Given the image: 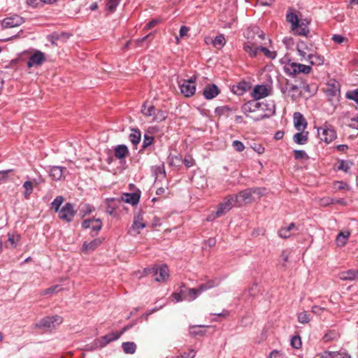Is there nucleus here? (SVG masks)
Wrapping results in <instances>:
<instances>
[{
    "mask_svg": "<svg viewBox=\"0 0 358 358\" xmlns=\"http://www.w3.org/2000/svg\"><path fill=\"white\" fill-rule=\"evenodd\" d=\"M246 33L248 38H251L254 41L246 43L243 46V49L251 57H255L257 56V51L259 50V45H257L259 43L258 39L264 40V34L258 27L248 29Z\"/></svg>",
    "mask_w": 358,
    "mask_h": 358,
    "instance_id": "1",
    "label": "nucleus"
},
{
    "mask_svg": "<svg viewBox=\"0 0 358 358\" xmlns=\"http://www.w3.org/2000/svg\"><path fill=\"white\" fill-rule=\"evenodd\" d=\"M255 194L261 196L262 194L261 189L255 187L241 191L238 194L234 196L235 201L239 206L250 203L253 201V194Z\"/></svg>",
    "mask_w": 358,
    "mask_h": 358,
    "instance_id": "2",
    "label": "nucleus"
},
{
    "mask_svg": "<svg viewBox=\"0 0 358 358\" xmlns=\"http://www.w3.org/2000/svg\"><path fill=\"white\" fill-rule=\"evenodd\" d=\"M260 104L261 112L257 114L256 116H251V118L255 121H259L269 117L275 113V106L273 101L260 102Z\"/></svg>",
    "mask_w": 358,
    "mask_h": 358,
    "instance_id": "3",
    "label": "nucleus"
},
{
    "mask_svg": "<svg viewBox=\"0 0 358 358\" xmlns=\"http://www.w3.org/2000/svg\"><path fill=\"white\" fill-rule=\"evenodd\" d=\"M296 50L299 56L301 57V61H306L314 52V45L310 42L299 41L296 45Z\"/></svg>",
    "mask_w": 358,
    "mask_h": 358,
    "instance_id": "4",
    "label": "nucleus"
},
{
    "mask_svg": "<svg viewBox=\"0 0 358 358\" xmlns=\"http://www.w3.org/2000/svg\"><path fill=\"white\" fill-rule=\"evenodd\" d=\"M62 317L59 315L46 317L41 320L39 322L36 324V326L38 328H43L51 330L62 324Z\"/></svg>",
    "mask_w": 358,
    "mask_h": 358,
    "instance_id": "5",
    "label": "nucleus"
},
{
    "mask_svg": "<svg viewBox=\"0 0 358 358\" xmlns=\"http://www.w3.org/2000/svg\"><path fill=\"white\" fill-rule=\"evenodd\" d=\"M196 77L195 76L191 77L189 80H184L182 83H179L180 92L186 97L192 96L196 92L195 82Z\"/></svg>",
    "mask_w": 358,
    "mask_h": 358,
    "instance_id": "6",
    "label": "nucleus"
},
{
    "mask_svg": "<svg viewBox=\"0 0 358 358\" xmlns=\"http://www.w3.org/2000/svg\"><path fill=\"white\" fill-rule=\"evenodd\" d=\"M312 67L310 65H305L295 62L288 64L285 67L286 73L293 76L300 73L308 74L310 73Z\"/></svg>",
    "mask_w": 358,
    "mask_h": 358,
    "instance_id": "7",
    "label": "nucleus"
},
{
    "mask_svg": "<svg viewBox=\"0 0 358 358\" xmlns=\"http://www.w3.org/2000/svg\"><path fill=\"white\" fill-rule=\"evenodd\" d=\"M57 213L59 219L66 222H71L74 218L76 210L72 203H66Z\"/></svg>",
    "mask_w": 358,
    "mask_h": 358,
    "instance_id": "8",
    "label": "nucleus"
},
{
    "mask_svg": "<svg viewBox=\"0 0 358 358\" xmlns=\"http://www.w3.org/2000/svg\"><path fill=\"white\" fill-rule=\"evenodd\" d=\"M260 102L256 99L250 101L242 106V112L248 117L256 116L261 112Z\"/></svg>",
    "mask_w": 358,
    "mask_h": 358,
    "instance_id": "9",
    "label": "nucleus"
},
{
    "mask_svg": "<svg viewBox=\"0 0 358 358\" xmlns=\"http://www.w3.org/2000/svg\"><path fill=\"white\" fill-rule=\"evenodd\" d=\"M236 203L234 195H228L224 198L223 201L219 204L217 210V215L222 216L229 211Z\"/></svg>",
    "mask_w": 358,
    "mask_h": 358,
    "instance_id": "10",
    "label": "nucleus"
},
{
    "mask_svg": "<svg viewBox=\"0 0 358 358\" xmlns=\"http://www.w3.org/2000/svg\"><path fill=\"white\" fill-rule=\"evenodd\" d=\"M317 135L320 140L326 143L332 142L336 138V132L335 130L328 127L318 129Z\"/></svg>",
    "mask_w": 358,
    "mask_h": 358,
    "instance_id": "11",
    "label": "nucleus"
},
{
    "mask_svg": "<svg viewBox=\"0 0 358 358\" xmlns=\"http://www.w3.org/2000/svg\"><path fill=\"white\" fill-rule=\"evenodd\" d=\"M24 22L23 17L18 15H14L3 19L1 25L3 28H12L21 25Z\"/></svg>",
    "mask_w": 358,
    "mask_h": 358,
    "instance_id": "12",
    "label": "nucleus"
},
{
    "mask_svg": "<svg viewBox=\"0 0 358 358\" xmlns=\"http://www.w3.org/2000/svg\"><path fill=\"white\" fill-rule=\"evenodd\" d=\"M310 22L306 19H301L297 23L296 29H291L296 34L307 36L310 32L308 24Z\"/></svg>",
    "mask_w": 358,
    "mask_h": 358,
    "instance_id": "13",
    "label": "nucleus"
},
{
    "mask_svg": "<svg viewBox=\"0 0 358 358\" xmlns=\"http://www.w3.org/2000/svg\"><path fill=\"white\" fill-rule=\"evenodd\" d=\"M45 60L44 54L37 50L29 57L27 62V66L31 68L34 66H39Z\"/></svg>",
    "mask_w": 358,
    "mask_h": 358,
    "instance_id": "14",
    "label": "nucleus"
},
{
    "mask_svg": "<svg viewBox=\"0 0 358 358\" xmlns=\"http://www.w3.org/2000/svg\"><path fill=\"white\" fill-rule=\"evenodd\" d=\"M141 192L140 191H137L133 193H123L121 196V200L131 206H135L139 202Z\"/></svg>",
    "mask_w": 358,
    "mask_h": 358,
    "instance_id": "15",
    "label": "nucleus"
},
{
    "mask_svg": "<svg viewBox=\"0 0 358 358\" xmlns=\"http://www.w3.org/2000/svg\"><path fill=\"white\" fill-rule=\"evenodd\" d=\"M294 125L296 130L303 131L307 127V122L303 115L299 112H295L293 115Z\"/></svg>",
    "mask_w": 358,
    "mask_h": 358,
    "instance_id": "16",
    "label": "nucleus"
},
{
    "mask_svg": "<svg viewBox=\"0 0 358 358\" xmlns=\"http://www.w3.org/2000/svg\"><path fill=\"white\" fill-rule=\"evenodd\" d=\"M171 278L170 270L165 264L158 266V282H167Z\"/></svg>",
    "mask_w": 358,
    "mask_h": 358,
    "instance_id": "17",
    "label": "nucleus"
},
{
    "mask_svg": "<svg viewBox=\"0 0 358 358\" xmlns=\"http://www.w3.org/2000/svg\"><path fill=\"white\" fill-rule=\"evenodd\" d=\"M180 289L184 300L192 301L196 299L195 288H187L184 284H181Z\"/></svg>",
    "mask_w": 358,
    "mask_h": 358,
    "instance_id": "18",
    "label": "nucleus"
},
{
    "mask_svg": "<svg viewBox=\"0 0 358 358\" xmlns=\"http://www.w3.org/2000/svg\"><path fill=\"white\" fill-rule=\"evenodd\" d=\"M82 226L85 229L91 228L97 232L101 230L102 223L100 219L85 220L83 222Z\"/></svg>",
    "mask_w": 358,
    "mask_h": 358,
    "instance_id": "19",
    "label": "nucleus"
},
{
    "mask_svg": "<svg viewBox=\"0 0 358 358\" xmlns=\"http://www.w3.org/2000/svg\"><path fill=\"white\" fill-rule=\"evenodd\" d=\"M220 93V90L217 85L211 84L207 85L203 91V94L206 99H212Z\"/></svg>",
    "mask_w": 358,
    "mask_h": 358,
    "instance_id": "20",
    "label": "nucleus"
},
{
    "mask_svg": "<svg viewBox=\"0 0 358 358\" xmlns=\"http://www.w3.org/2000/svg\"><path fill=\"white\" fill-rule=\"evenodd\" d=\"M298 228L294 223H290L289 226L281 227L278 232V236L282 238H288L292 236V231H297Z\"/></svg>",
    "mask_w": 358,
    "mask_h": 358,
    "instance_id": "21",
    "label": "nucleus"
},
{
    "mask_svg": "<svg viewBox=\"0 0 358 358\" xmlns=\"http://www.w3.org/2000/svg\"><path fill=\"white\" fill-rule=\"evenodd\" d=\"M268 95V89L266 85H257L252 91V96L257 101Z\"/></svg>",
    "mask_w": 358,
    "mask_h": 358,
    "instance_id": "22",
    "label": "nucleus"
},
{
    "mask_svg": "<svg viewBox=\"0 0 358 358\" xmlns=\"http://www.w3.org/2000/svg\"><path fill=\"white\" fill-rule=\"evenodd\" d=\"M120 338V334H117V333L112 332L107 335H105L100 338V339H96L99 341V348H101L105 347L109 343L116 341Z\"/></svg>",
    "mask_w": 358,
    "mask_h": 358,
    "instance_id": "23",
    "label": "nucleus"
},
{
    "mask_svg": "<svg viewBox=\"0 0 358 358\" xmlns=\"http://www.w3.org/2000/svg\"><path fill=\"white\" fill-rule=\"evenodd\" d=\"M102 241H103L101 238H95L94 240L92 241L90 243L85 241L83 243L81 250L83 252L88 253L94 250L99 245H101Z\"/></svg>",
    "mask_w": 358,
    "mask_h": 358,
    "instance_id": "24",
    "label": "nucleus"
},
{
    "mask_svg": "<svg viewBox=\"0 0 358 358\" xmlns=\"http://www.w3.org/2000/svg\"><path fill=\"white\" fill-rule=\"evenodd\" d=\"M326 95L329 100L331 102L338 101V96L340 95V89L338 87V85H333L327 88L326 90Z\"/></svg>",
    "mask_w": 358,
    "mask_h": 358,
    "instance_id": "25",
    "label": "nucleus"
},
{
    "mask_svg": "<svg viewBox=\"0 0 358 358\" xmlns=\"http://www.w3.org/2000/svg\"><path fill=\"white\" fill-rule=\"evenodd\" d=\"M358 275V271L350 269L345 271L339 273L338 277L341 280H353Z\"/></svg>",
    "mask_w": 358,
    "mask_h": 358,
    "instance_id": "26",
    "label": "nucleus"
},
{
    "mask_svg": "<svg viewBox=\"0 0 358 358\" xmlns=\"http://www.w3.org/2000/svg\"><path fill=\"white\" fill-rule=\"evenodd\" d=\"M306 61L308 62L310 66L314 65L320 66L324 64V58L323 56L316 54L315 52L311 56H310V57L306 59Z\"/></svg>",
    "mask_w": 358,
    "mask_h": 358,
    "instance_id": "27",
    "label": "nucleus"
},
{
    "mask_svg": "<svg viewBox=\"0 0 358 358\" xmlns=\"http://www.w3.org/2000/svg\"><path fill=\"white\" fill-rule=\"evenodd\" d=\"M250 89L248 83L245 81L240 82L236 85H234L232 90L234 93L241 95Z\"/></svg>",
    "mask_w": 358,
    "mask_h": 358,
    "instance_id": "28",
    "label": "nucleus"
},
{
    "mask_svg": "<svg viewBox=\"0 0 358 358\" xmlns=\"http://www.w3.org/2000/svg\"><path fill=\"white\" fill-rule=\"evenodd\" d=\"M114 154L116 158L124 159L128 155L129 150L125 145H119L115 148Z\"/></svg>",
    "mask_w": 358,
    "mask_h": 358,
    "instance_id": "29",
    "label": "nucleus"
},
{
    "mask_svg": "<svg viewBox=\"0 0 358 358\" xmlns=\"http://www.w3.org/2000/svg\"><path fill=\"white\" fill-rule=\"evenodd\" d=\"M308 132H304L303 131H301L300 132H298L295 134L293 136V141L294 143L299 145H304L308 141Z\"/></svg>",
    "mask_w": 358,
    "mask_h": 358,
    "instance_id": "30",
    "label": "nucleus"
},
{
    "mask_svg": "<svg viewBox=\"0 0 358 358\" xmlns=\"http://www.w3.org/2000/svg\"><path fill=\"white\" fill-rule=\"evenodd\" d=\"M340 337V334L335 329L327 331V332L322 337L324 343H328L332 341H336Z\"/></svg>",
    "mask_w": 358,
    "mask_h": 358,
    "instance_id": "31",
    "label": "nucleus"
},
{
    "mask_svg": "<svg viewBox=\"0 0 358 358\" xmlns=\"http://www.w3.org/2000/svg\"><path fill=\"white\" fill-rule=\"evenodd\" d=\"M145 224L138 219H135L131 227L129 230V234L131 235H136L140 233V230L145 227Z\"/></svg>",
    "mask_w": 358,
    "mask_h": 358,
    "instance_id": "32",
    "label": "nucleus"
},
{
    "mask_svg": "<svg viewBox=\"0 0 358 358\" xmlns=\"http://www.w3.org/2000/svg\"><path fill=\"white\" fill-rule=\"evenodd\" d=\"M66 170L62 166H53L50 170V176L56 180H60L63 176V171Z\"/></svg>",
    "mask_w": 358,
    "mask_h": 358,
    "instance_id": "33",
    "label": "nucleus"
},
{
    "mask_svg": "<svg viewBox=\"0 0 358 358\" xmlns=\"http://www.w3.org/2000/svg\"><path fill=\"white\" fill-rule=\"evenodd\" d=\"M156 108L152 103L146 101L142 107V113L147 116L155 115Z\"/></svg>",
    "mask_w": 358,
    "mask_h": 358,
    "instance_id": "34",
    "label": "nucleus"
},
{
    "mask_svg": "<svg viewBox=\"0 0 358 358\" xmlns=\"http://www.w3.org/2000/svg\"><path fill=\"white\" fill-rule=\"evenodd\" d=\"M350 235L349 231H341L336 239V242L338 246H344Z\"/></svg>",
    "mask_w": 358,
    "mask_h": 358,
    "instance_id": "35",
    "label": "nucleus"
},
{
    "mask_svg": "<svg viewBox=\"0 0 358 358\" xmlns=\"http://www.w3.org/2000/svg\"><path fill=\"white\" fill-rule=\"evenodd\" d=\"M129 140L134 145H136L140 143L141 135L138 129H132L129 134Z\"/></svg>",
    "mask_w": 358,
    "mask_h": 358,
    "instance_id": "36",
    "label": "nucleus"
},
{
    "mask_svg": "<svg viewBox=\"0 0 358 358\" xmlns=\"http://www.w3.org/2000/svg\"><path fill=\"white\" fill-rule=\"evenodd\" d=\"M122 348L125 354H134L136 350V345L134 342H124Z\"/></svg>",
    "mask_w": 358,
    "mask_h": 358,
    "instance_id": "37",
    "label": "nucleus"
},
{
    "mask_svg": "<svg viewBox=\"0 0 358 358\" xmlns=\"http://www.w3.org/2000/svg\"><path fill=\"white\" fill-rule=\"evenodd\" d=\"M287 21L291 24V29H296L297 23H299L301 19H299L298 16L293 13H289L286 16Z\"/></svg>",
    "mask_w": 358,
    "mask_h": 358,
    "instance_id": "38",
    "label": "nucleus"
},
{
    "mask_svg": "<svg viewBox=\"0 0 358 358\" xmlns=\"http://www.w3.org/2000/svg\"><path fill=\"white\" fill-rule=\"evenodd\" d=\"M226 43V40L224 36L222 34L217 36L215 39L213 41V45L214 47L220 49L222 48Z\"/></svg>",
    "mask_w": 358,
    "mask_h": 358,
    "instance_id": "39",
    "label": "nucleus"
},
{
    "mask_svg": "<svg viewBox=\"0 0 358 358\" xmlns=\"http://www.w3.org/2000/svg\"><path fill=\"white\" fill-rule=\"evenodd\" d=\"M64 202V198L62 196H57L53 201L51 203V208L52 210H54L55 212H58L61 208L60 206Z\"/></svg>",
    "mask_w": 358,
    "mask_h": 358,
    "instance_id": "40",
    "label": "nucleus"
},
{
    "mask_svg": "<svg viewBox=\"0 0 358 358\" xmlns=\"http://www.w3.org/2000/svg\"><path fill=\"white\" fill-rule=\"evenodd\" d=\"M338 166L337 167L338 170H341L345 173H348L351 166H352L353 163L350 161H345V160H341L338 162Z\"/></svg>",
    "mask_w": 358,
    "mask_h": 358,
    "instance_id": "41",
    "label": "nucleus"
},
{
    "mask_svg": "<svg viewBox=\"0 0 358 358\" xmlns=\"http://www.w3.org/2000/svg\"><path fill=\"white\" fill-rule=\"evenodd\" d=\"M23 187L24 189V196L25 199H29L31 194L33 192V184L31 181H25L23 184Z\"/></svg>",
    "mask_w": 358,
    "mask_h": 358,
    "instance_id": "42",
    "label": "nucleus"
},
{
    "mask_svg": "<svg viewBox=\"0 0 358 358\" xmlns=\"http://www.w3.org/2000/svg\"><path fill=\"white\" fill-rule=\"evenodd\" d=\"M297 320L301 324H308L310 321V315L306 311H302L298 313Z\"/></svg>",
    "mask_w": 358,
    "mask_h": 358,
    "instance_id": "43",
    "label": "nucleus"
},
{
    "mask_svg": "<svg viewBox=\"0 0 358 358\" xmlns=\"http://www.w3.org/2000/svg\"><path fill=\"white\" fill-rule=\"evenodd\" d=\"M338 357L337 352L331 351H324L323 352L318 354L315 356V358H334Z\"/></svg>",
    "mask_w": 358,
    "mask_h": 358,
    "instance_id": "44",
    "label": "nucleus"
},
{
    "mask_svg": "<svg viewBox=\"0 0 358 358\" xmlns=\"http://www.w3.org/2000/svg\"><path fill=\"white\" fill-rule=\"evenodd\" d=\"M8 241L11 244L13 247H16L17 243L20 239V236L19 234H8Z\"/></svg>",
    "mask_w": 358,
    "mask_h": 358,
    "instance_id": "45",
    "label": "nucleus"
},
{
    "mask_svg": "<svg viewBox=\"0 0 358 358\" xmlns=\"http://www.w3.org/2000/svg\"><path fill=\"white\" fill-rule=\"evenodd\" d=\"M152 38V39L154 38V35L152 33H150L147 34L145 36L143 37L142 38L137 39L135 41V44L136 47H143L144 46L143 43L146 42L148 39Z\"/></svg>",
    "mask_w": 358,
    "mask_h": 358,
    "instance_id": "46",
    "label": "nucleus"
},
{
    "mask_svg": "<svg viewBox=\"0 0 358 358\" xmlns=\"http://www.w3.org/2000/svg\"><path fill=\"white\" fill-rule=\"evenodd\" d=\"M120 0H107L106 8L110 12L113 13Z\"/></svg>",
    "mask_w": 358,
    "mask_h": 358,
    "instance_id": "47",
    "label": "nucleus"
},
{
    "mask_svg": "<svg viewBox=\"0 0 358 358\" xmlns=\"http://www.w3.org/2000/svg\"><path fill=\"white\" fill-rule=\"evenodd\" d=\"M207 326H201V325H195L192 326L189 328V333L192 335H201L204 334L203 331L200 330L199 329L201 327H206Z\"/></svg>",
    "mask_w": 358,
    "mask_h": 358,
    "instance_id": "48",
    "label": "nucleus"
},
{
    "mask_svg": "<svg viewBox=\"0 0 358 358\" xmlns=\"http://www.w3.org/2000/svg\"><path fill=\"white\" fill-rule=\"evenodd\" d=\"M300 94L299 89L297 85L291 84L290 89H289V97L292 98V99H295L297 96Z\"/></svg>",
    "mask_w": 358,
    "mask_h": 358,
    "instance_id": "49",
    "label": "nucleus"
},
{
    "mask_svg": "<svg viewBox=\"0 0 358 358\" xmlns=\"http://www.w3.org/2000/svg\"><path fill=\"white\" fill-rule=\"evenodd\" d=\"M259 50L262 52L265 56L271 59H274L276 56V53L275 52H271L262 45H259Z\"/></svg>",
    "mask_w": 358,
    "mask_h": 358,
    "instance_id": "50",
    "label": "nucleus"
},
{
    "mask_svg": "<svg viewBox=\"0 0 358 358\" xmlns=\"http://www.w3.org/2000/svg\"><path fill=\"white\" fill-rule=\"evenodd\" d=\"M61 289H62L59 288V285H54V286H52L49 288H47V289L43 290L41 292V294L42 295L51 294L53 293L58 292Z\"/></svg>",
    "mask_w": 358,
    "mask_h": 358,
    "instance_id": "51",
    "label": "nucleus"
},
{
    "mask_svg": "<svg viewBox=\"0 0 358 358\" xmlns=\"http://www.w3.org/2000/svg\"><path fill=\"white\" fill-rule=\"evenodd\" d=\"M290 344L295 349L300 348L301 347V340L300 336H293L291 339Z\"/></svg>",
    "mask_w": 358,
    "mask_h": 358,
    "instance_id": "52",
    "label": "nucleus"
},
{
    "mask_svg": "<svg viewBox=\"0 0 358 358\" xmlns=\"http://www.w3.org/2000/svg\"><path fill=\"white\" fill-rule=\"evenodd\" d=\"M346 97L348 99L355 101L358 106V90L348 92Z\"/></svg>",
    "mask_w": 358,
    "mask_h": 358,
    "instance_id": "53",
    "label": "nucleus"
},
{
    "mask_svg": "<svg viewBox=\"0 0 358 358\" xmlns=\"http://www.w3.org/2000/svg\"><path fill=\"white\" fill-rule=\"evenodd\" d=\"M196 352L194 350H189L188 352H184L174 358H194Z\"/></svg>",
    "mask_w": 358,
    "mask_h": 358,
    "instance_id": "54",
    "label": "nucleus"
},
{
    "mask_svg": "<svg viewBox=\"0 0 358 358\" xmlns=\"http://www.w3.org/2000/svg\"><path fill=\"white\" fill-rule=\"evenodd\" d=\"M232 147L237 152H242L245 149V145L243 143L238 140H235L232 142Z\"/></svg>",
    "mask_w": 358,
    "mask_h": 358,
    "instance_id": "55",
    "label": "nucleus"
},
{
    "mask_svg": "<svg viewBox=\"0 0 358 358\" xmlns=\"http://www.w3.org/2000/svg\"><path fill=\"white\" fill-rule=\"evenodd\" d=\"M182 291H180V287L178 288L177 292H173L171 294V298L173 299V301L176 303L180 302L183 301V297H182Z\"/></svg>",
    "mask_w": 358,
    "mask_h": 358,
    "instance_id": "56",
    "label": "nucleus"
},
{
    "mask_svg": "<svg viewBox=\"0 0 358 358\" xmlns=\"http://www.w3.org/2000/svg\"><path fill=\"white\" fill-rule=\"evenodd\" d=\"M99 348V341L97 340H94L92 343L86 345L85 346L84 350L85 351H94Z\"/></svg>",
    "mask_w": 358,
    "mask_h": 358,
    "instance_id": "57",
    "label": "nucleus"
},
{
    "mask_svg": "<svg viewBox=\"0 0 358 358\" xmlns=\"http://www.w3.org/2000/svg\"><path fill=\"white\" fill-rule=\"evenodd\" d=\"M154 138L151 136H149L148 134H145L144 139L143 142V148H145L150 145L153 142Z\"/></svg>",
    "mask_w": 358,
    "mask_h": 358,
    "instance_id": "58",
    "label": "nucleus"
},
{
    "mask_svg": "<svg viewBox=\"0 0 358 358\" xmlns=\"http://www.w3.org/2000/svg\"><path fill=\"white\" fill-rule=\"evenodd\" d=\"M183 163L187 168H189L194 164V160L191 156H186L183 159Z\"/></svg>",
    "mask_w": 358,
    "mask_h": 358,
    "instance_id": "59",
    "label": "nucleus"
},
{
    "mask_svg": "<svg viewBox=\"0 0 358 358\" xmlns=\"http://www.w3.org/2000/svg\"><path fill=\"white\" fill-rule=\"evenodd\" d=\"M91 212H92V206L89 204L83 205V206L82 207V208L80 210V213H82L83 217L90 213Z\"/></svg>",
    "mask_w": 358,
    "mask_h": 358,
    "instance_id": "60",
    "label": "nucleus"
},
{
    "mask_svg": "<svg viewBox=\"0 0 358 358\" xmlns=\"http://www.w3.org/2000/svg\"><path fill=\"white\" fill-rule=\"evenodd\" d=\"M294 157L296 159H303L306 157V153L303 150H294Z\"/></svg>",
    "mask_w": 358,
    "mask_h": 358,
    "instance_id": "61",
    "label": "nucleus"
},
{
    "mask_svg": "<svg viewBox=\"0 0 358 358\" xmlns=\"http://www.w3.org/2000/svg\"><path fill=\"white\" fill-rule=\"evenodd\" d=\"M252 148L258 154L261 155L264 152V148L261 144L255 143Z\"/></svg>",
    "mask_w": 358,
    "mask_h": 358,
    "instance_id": "62",
    "label": "nucleus"
},
{
    "mask_svg": "<svg viewBox=\"0 0 358 358\" xmlns=\"http://www.w3.org/2000/svg\"><path fill=\"white\" fill-rule=\"evenodd\" d=\"M332 40L337 43H342L343 42L345 41L347 39L346 38L342 36L341 35H338V34H334L333 36H332Z\"/></svg>",
    "mask_w": 358,
    "mask_h": 358,
    "instance_id": "63",
    "label": "nucleus"
},
{
    "mask_svg": "<svg viewBox=\"0 0 358 358\" xmlns=\"http://www.w3.org/2000/svg\"><path fill=\"white\" fill-rule=\"evenodd\" d=\"M270 358H285V357L279 351L273 350L270 353Z\"/></svg>",
    "mask_w": 358,
    "mask_h": 358,
    "instance_id": "64",
    "label": "nucleus"
}]
</instances>
